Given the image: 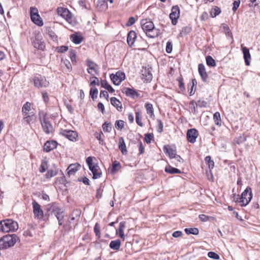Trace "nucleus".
Masks as SVG:
<instances>
[{"label":"nucleus","mask_w":260,"mask_h":260,"mask_svg":"<svg viewBox=\"0 0 260 260\" xmlns=\"http://www.w3.org/2000/svg\"><path fill=\"white\" fill-rule=\"evenodd\" d=\"M141 25L144 32L146 34V36L149 38H155L157 37L160 33V30L154 27L153 22L149 19L142 20Z\"/></svg>","instance_id":"obj_1"},{"label":"nucleus","mask_w":260,"mask_h":260,"mask_svg":"<svg viewBox=\"0 0 260 260\" xmlns=\"http://www.w3.org/2000/svg\"><path fill=\"white\" fill-rule=\"evenodd\" d=\"M18 229L17 222L12 219H8L0 221V231L3 232H14Z\"/></svg>","instance_id":"obj_2"},{"label":"nucleus","mask_w":260,"mask_h":260,"mask_svg":"<svg viewBox=\"0 0 260 260\" xmlns=\"http://www.w3.org/2000/svg\"><path fill=\"white\" fill-rule=\"evenodd\" d=\"M17 239L18 237L15 234L4 236L0 239V249H7L14 246Z\"/></svg>","instance_id":"obj_3"},{"label":"nucleus","mask_w":260,"mask_h":260,"mask_svg":"<svg viewBox=\"0 0 260 260\" xmlns=\"http://www.w3.org/2000/svg\"><path fill=\"white\" fill-rule=\"evenodd\" d=\"M252 198L251 189L247 187L242 193L240 198H235L234 200L241 203V206H246L250 202Z\"/></svg>","instance_id":"obj_4"},{"label":"nucleus","mask_w":260,"mask_h":260,"mask_svg":"<svg viewBox=\"0 0 260 260\" xmlns=\"http://www.w3.org/2000/svg\"><path fill=\"white\" fill-rule=\"evenodd\" d=\"M39 119L41 122L44 132L46 134H49L53 131V126L52 124L46 118V114L43 113H39Z\"/></svg>","instance_id":"obj_5"},{"label":"nucleus","mask_w":260,"mask_h":260,"mask_svg":"<svg viewBox=\"0 0 260 260\" xmlns=\"http://www.w3.org/2000/svg\"><path fill=\"white\" fill-rule=\"evenodd\" d=\"M34 86L38 88H46L49 86V82L46 77L40 74H37L33 78Z\"/></svg>","instance_id":"obj_6"},{"label":"nucleus","mask_w":260,"mask_h":260,"mask_svg":"<svg viewBox=\"0 0 260 260\" xmlns=\"http://www.w3.org/2000/svg\"><path fill=\"white\" fill-rule=\"evenodd\" d=\"M32 205L35 218L39 220H44V214L41 205L35 201L32 202Z\"/></svg>","instance_id":"obj_7"},{"label":"nucleus","mask_w":260,"mask_h":260,"mask_svg":"<svg viewBox=\"0 0 260 260\" xmlns=\"http://www.w3.org/2000/svg\"><path fill=\"white\" fill-rule=\"evenodd\" d=\"M59 134L71 141H76L78 140V134L74 131L61 128L59 130Z\"/></svg>","instance_id":"obj_8"},{"label":"nucleus","mask_w":260,"mask_h":260,"mask_svg":"<svg viewBox=\"0 0 260 260\" xmlns=\"http://www.w3.org/2000/svg\"><path fill=\"white\" fill-rule=\"evenodd\" d=\"M125 74L122 72H117L115 74H111L110 79L113 83L116 85H119L124 80Z\"/></svg>","instance_id":"obj_9"},{"label":"nucleus","mask_w":260,"mask_h":260,"mask_svg":"<svg viewBox=\"0 0 260 260\" xmlns=\"http://www.w3.org/2000/svg\"><path fill=\"white\" fill-rule=\"evenodd\" d=\"M180 15V9L178 6H174L172 8L171 13L170 14V18L172 20L173 25H176Z\"/></svg>","instance_id":"obj_10"},{"label":"nucleus","mask_w":260,"mask_h":260,"mask_svg":"<svg viewBox=\"0 0 260 260\" xmlns=\"http://www.w3.org/2000/svg\"><path fill=\"white\" fill-rule=\"evenodd\" d=\"M32 44L34 47L38 50H44L45 49V43L42 41V37L39 35H36L35 39L32 41Z\"/></svg>","instance_id":"obj_11"},{"label":"nucleus","mask_w":260,"mask_h":260,"mask_svg":"<svg viewBox=\"0 0 260 260\" xmlns=\"http://www.w3.org/2000/svg\"><path fill=\"white\" fill-rule=\"evenodd\" d=\"M151 68L145 67L141 71L142 78L147 82H150L152 79V74L151 73Z\"/></svg>","instance_id":"obj_12"},{"label":"nucleus","mask_w":260,"mask_h":260,"mask_svg":"<svg viewBox=\"0 0 260 260\" xmlns=\"http://www.w3.org/2000/svg\"><path fill=\"white\" fill-rule=\"evenodd\" d=\"M198 132L195 128H191L187 131V138L188 141L191 143H194L198 136Z\"/></svg>","instance_id":"obj_13"},{"label":"nucleus","mask_w":260,"mask_h":260,"mask_svg":"<svg viewBox=\"0 0 260 260\" xmlns=\"http://www.w3.org/2000/svg\"><path fill=\"white\" fill-rule=\"evenodd\" d=\"M57 145V143L55 141H47L44 146V150L46 152H49L52 150L56 148Z\"/></svg>","instance_id":"obj_14"},{"label":"nucleus","mask_w":260,"mask_h":260,"mask_svg":"<svg viewBox=\"0 0 260 260\" xmlns=\"http://www.w3.org/2000/svg\"><path fill=\"white\" fill-rule=\"evenodd\" d=\"M241 49L242 50L246 66L250 65V60L251 59V55L249 51V49L246 47H243V45H241Z\"/></svg>","instance_id":"obj_15"},{"label":"nucleus","mask_w":260,"mask_h":260,"mask_svg":"<svg viewBox=\"0 0 260 260\" xmlns=\"http://www.w3.org/2000/svg\"><path fill=\"white\" fill-rule=\"evenodd\" d=\"M198 71L202 80L205 82H206L208 79V75L205 66L202 63H200L198 66Z\"/></svg>","instance_id":"obj_16"},{"label":"nucleus","mask_w":260,"mask_h":260,"mask_svg":"<svg viewBox=\"0 0 260 260\" xmlns=\"http://www.w3.org/2000/svg\"><path fill=\"white\" fill-rule=\"evenodd\" d=\"M137 38V34L134 30H131L127 35V42L128 45L132 47L134 45Z\"/></svg>","instance_id":"obj_17"},{"label":"nucleus","mask_w":260,"mask_h":260,"mask_svg":"<svg viewBox=\"0 0 260 260\" xmlns=\"http://www.w3.org/2000/svg\"><path fill=\"white\" fill-rule=\"evenodd\" d=\"M80 167V165L78 163L71 164L67 169L68 175L69 176L74 175Z\"/></svg>","instance_id":"obj_18"},{"label":"nucleus","mask_w":260,"mask_h":260,"mask_svg":"<svg viewBox=\"0 0 260 260\" xmlns=\"http://www.w3.org/2000/svg\"><path fill=\"white\" fill-rule=\"evenodd\" d=\"M89 169L93 174V179H95L101 177L102 173L101 171H99V168L98 166H91Z\"/></svg>","instance_id":"obj_19"},{"label":"nucleus","mask_w":260,"mask_h":260,"mask_svg":"<svg viewBox=\"0 0 260 260\" xmlns=\"http://www.w3.org/2000/svg\"><path fill=\"white\" fill-rule=\"evenodd\" d=\"M125 228V221H122L120 222L119 225L118 230L116 231V233L117 234L118 232L119 233V236L123 239V240H124V237L125 235L124 234V230Z\"/></svg>","instance_id":"obj_20"},{"label":"nucleus","mask_w":260,"mask_h":260,"mask_svg":"<svg viewBox=\"0 0 260 260\" xmlns=\"http://www.w3.org/2000/svg\"><path fill=\"white\" fill-rule=\"evenodd\" d=\"M118 147L123 154H126L127 153V151L123 137H120L119 139Z\"/></svg>","instance_id":"obj_21"},{"label":"nucleus","mask_w":260,"mask_h":260,"mask_svg":"<svg viewBox=\"0 0 260 260\" xmlns=\"http://www.w3.org/2000/svg\"><path fill=\"white\" fill-rule=\"evenodd\" d=\"M111 104L116 108L119 111H121L122 107L121 103L115 97H112L110 99Z\"/></svg>","instance_id":"obj_22"},{"label":"nucleus","mask_w":260,"mask_h":260,"mask_svg":"<svg viewBox=\"0 0 260 260\" xmlns=\"http://www.w3.org/2000/svg\"><path fill=\"white\" fill-rule=\"evenodd\" d=\"M123 92H124L127 96L134 98L135 96H139V94L135 90L129 88H125Z\"/></svg>","instance_id":"obj_23"},{"label":"nucleus","mask_w":260,"mask_h":260,"mask_svg":"<svg viewBox=\"0 0 260 260\" xmlns=\"http://www.w3.org/2000/svg\"><path fill=\"white\" fill-rule=\"evenodd\" d=\"M120 246L121 241L119 239L111 241L109 244L110 247L111 249L115 250H118L120 249Z\"/></svg>","instance_id":"obj_24"},{"label":"nucleus","mask_w":260,"mask_h":260,"mask_svg":"<svg viewBox=\"0 0 260 260\" xmlns=\"http://www.w3.org/2000/svg\"><path fill=\"white\" fill-rule=\"evenodd\" d=\"M30 17L32 21L36 24L40 26H41L43 25V22L39 14H37L35 16H32Z\"/></svg>","instance_id":"obj_25"},{"label":"nucleus","mask_w":260,"mask_h":260,"mask_svg":"<svg viewBox=\"0 0 260 260\" xmlns=\"http://www.w3.org/2000/svg\"><path fill=\"white\" fill-rule=\"evenodd\" d=\"M165 171L167 173H170L171 174L181 173L180 170L175 168H173L170 166H168L166 167Z\"/></svg>","instance_id":"obj_26"},{"label":"nucleus","mask_w":260,"mask_h":260,"mask_svg":"<svg viewBox=\"0 0 260 260\" xmlns=\"http://www.w3.org/2000/svg\"><path fill=\"white\" fill-rule=\"evenodd\" d=\"M58 174V169L56 168L54 169H49L46 174V178L50 179Z\"/></svg>","instance_id":"obj_27"},{"label":"nucleus","mask_w":260,"mask_h":260,"mask_svg":"<svg viewBox=\"0 0 260 260\" xmlns=\"http://www.w3.org/2000/svg\"><path fill=\"white\" fill-rule=\"evenodd\" d=\"M101 85L102 87L105 88L109 92L113 93L114 92V89L112 88V87L109 85L106 80H103L101 81Z\"/></svg>","instance_id":"obj_28"},{"label":"nucleus","mask_w":260,"mask_h":260,"mask_svg":"<svg viewBox=\"0 0 260 260\" xmlns=\"http://www.w3.org/2000/svg\"><path fill=\"white\" fill-rule=\"evenodd\" d=\"M71 39L72 40V42L76 44H80L83 40V39L81 37L78 36L76 34H72L71 36Z\"/></svg>","instance_id":"obj_29"},{"label":"nucleus","mask_w":260,"mask_h":260,"mask_svg":"<svg viewBox=\"0 0 260 260\" xmlns=\"http://www.w3.org/2000/svg\"><path fill=\"white\" fill-rule=\"evenodd\" d=\"M185 232L187 235L192 234L194 235H197L199 233V231L198 228H186L184 230Z\"/></svg>","instance_id":"obj_30"},{"label":"nucleus","mask_w":260,"mask_h":260,"mask_svg":"<svg viewBox=\"0 0 260 260\" xmlns=\"http://www.w3.org/2000/svg\"><path fill=\"white\" fill-rule=\"evenodd\" d=\"M220 12V9L217 6H214L212 8L210 11V15L212 17L214 18L219 15Z\"/></svg>","instance_id":"obj_31"},{"label":"nucleus","mask_w":260,"mask_h":260,"mask_svg":"<svg viewBox=\"0 0 260 260\" xmlns=\"http://www.w3.org/2000/svg\"><path fill=\"white\" fill-rule=\"evenodd\" d=\"M165 148L166 149V153H167L171 158H175L177 155L176 150L170 147L167 148L166 146Z\"/></svg>","instance_id":"obj_32"},{"label":"nucleus","mask_w":260,"mask_h":260,"mask_svg":"<svg viewBox=\"0 0 260 260\" xmlns=\"http://www.w3.org/2000/svg\"><path fill=\"white\" fill-rule=\"evenodd\" d=\"M47 34L49 35L50 39L54 42L58 41V37L55 32H54L51 28H49L47 30Z\"/></svg>","instance_id":"obj_33"},{"label":"nucleus","mask_w":260,"mask_h":260,"mask_svg":"<svg viewBox=\"0 0 260 260\" xmlns=\"http://www.w3.org/2000/svg\"><path fill=\"white\" fill-rule=\"evenodd\" d=\"M58 221V224L61 225L63 224L64 219V211L59 213H56L54 215Z\"/></svg>","instance_id":"obj_34"},{"label":"nucleus","mask_w":260,"mask_h":260,"mask_svg":"<svg viewBox=\"0 0 260 260\" xmlns=\"http://www.w3.org/2000/svg\"><path fill=\"white\" fill-rule=\"evenodd\" d=\"M145 108L147 114H150L151 117L154 116L153 108L151 104L146 103L145 104Z\"/></svg>","instance_id":"obj_35"},{"label":"nucleus","mask_w":260,"mask_h":260,"mask_svg":"<svg viewBox=\"0 0 260 260\" xmlns=\"http://www.w3.org/2000/svg\"><path fill=\"white\" fill-rule=\"evenodd\" d=\"M48 168V162L46 159H43L41 161V165L39 168V171L41 173L45 172Z\"/></svg>","instance_id":"obj_36"},{"label":"nucleus","mask_w":260,"mask_h":260,"mask_svg":"<svg viewBox=\"0 0 260 260\" xmlns=\"http://www.w3.org/2000/svg\"><path fill=\"white\" fill-rule=\"evenodd\" d=\"M99 70L98 66L96 67H91L87 69V72L92 76H95V74H98Z\"/></svg>","instance_id":"obj_37"},{"label":"nucleus","mask_w":260,"mask_h":260,"mask_svg":"<svg viewBox=\"0 0 260 260\" xmlns=\"http://www.w3.org/2000/svg\"><path fill=\"white\" fill-rule=\"evenodd\" d=\"M213 120L215 123L217 125H221L220 114L219 112H216L213 115Z\"/></svg>","instance_id":"obj_38"},{"label":"nucleus","mask_w":260,"mask_h":260,"mask_svg":"<svg viewBox=\"0 0 260 260\" xmlns=\"http://www.w3.org/2000/svg\"><path fill=\"white\" fill-rule=\"evenodd\" d=\"M207 64L210 67H215L216 66L215 60L210 55L206 58Z\"/></svg>","instance_id":"obj_39"},{"label":"nucleus","mask_w":260,"mask_h":260,"mask_svg":"<svg viewBox=\"0 0 260 260\" xmlns=\"http://www.w3.org/2000/svg\"><path fill=\"white\" fill-rule=\"evenodd\" d=\"M102 127L103 129V131L105 132H108L109 133L111 132L112 129V124L110 122H108L107 121L104 123V124L102 125Z\"/></svg>","instance_id":"obj_40"},{"label":"nucleus","mask_w":260,"mask_h":260,"mask_svg":"<svg viewBox=\"0 0 260 260\" xmlns=\"http://www.w3.org/2000/svg\"><path fill=\"white\" fill-rule=\"evenodd\" d=\"M36 118V117L34 114H31L28 116L23 117V120L24 122H26L27 124H29L32 120H35Z\"/></svg>","instance_id":"obj_41"},{"label":"nucleus","mask_w":260,"mask_h":260,"mask_svg":"<svg viewBox=\"0 0 260 260\" xmlns=\"http://www.w3.org/2000/svg\"><path fill=\"white\" fill-rule=\"evenodd\" d=\"M98 94V90L95 87H91L90 90V95L92 99L94 100L97 98Z\"/></svg>","instance_id":"obj_42"},{"label":"nucleus","mask_w":260,"mask_h":260,"mask_svg":"<svg viewBox=\"0 0 260 260\" xmlns=\"http://www.w3.org/2000/svg\"><path fill=\"white\" fill-rule=\"evenodd\" d=\"M57 12L58 14L60 15L63 17H65L66 14H69V10L67 9L61 7L57 9Z\"/></svg>","instance_id":"obj_43"},{"label":"nucleus","mask_w":260,"mask_h":260,"mask_svg":"<svg viewBox=\"0 0 260 260\" xmlns=\"http://www.w3.org/2000/svg\"><path fill=\"white\" fill-rule=\"evenodd\" d=\"M222 26L225 35L228 36H230L231 38H233L232 33L231 32L229 27L225 24H222Z\"/></svg>","instance_id":"obj_44"},{"label":"nucleus","mask_w":260,"mask_h":260,"mask_svg":"<svg viewBox=\"0 0 260 260\" xmlns=\"http://www.w3.org/2000/svg\"><path fill=\"white\" fill-rule=\"evenodd\" d=\"M154 139L153 134L152 133H147L145 135V141L149 144L151 141Z\"/></svg>","instance_id":"obj_45"},{"label":"nucleus","mask_w":260,"mask_h":260,"mask_svg":"<svg viewBox=\"0 0 260 260\" xmlns=\"http://www.w3.org/2000/svg\"><path fill=\"white\" fill-rule=\"evenodd\" d=\"M142 117L140 116V114L139 112H137L136 113V121L138 125L142 127L143 126V124L141 121Z\"/></svg>","instance_id":"obj_46"},{"label":"nucleus","mask_w":260,"mask_h":260,"mask_svg":"<svg viewBox=\"0 0 260 260\" xmlns=\"http://www.w3.org/2000/svg\"><path fill=\"white\" fill-rule=\"evenodd\" d=\"M246 141V139L243 136H240L235 139L234 141L237 144H240Z\"/></svg>","instance_id":"obj_47"},{"label":"nucleus","mask_w":260,"mask_h":260,"mask_svg":"<svg viewBox=\"0 0 260 260\" xmlns=\"http://www.w3.org/2000/svg\"><path fill=\"white\" fill-rule=\"evenodd\" d=\"M124 122L121 120H116L115 123V127L118 129H121L124 127Z\"/></svg>","instance_id":"obj_48"},{"label":"nucleus","mask_w":260,"mask_h":260,"mask_svg":"<svg viewBox=\"0 0 260 260\" xmlns=\"http://www.w3.org/2000/svg\"><path fill=\"white\" fill-rule=\"evenodd\" d=\"M120 168V164L117 161H115L112 165V171L116 172L118 171Z\"/></svg>","instance_id":"obj_49"},{"label":"nucleus","mask_w":260,"mask_h":260,"mask_svg":"<svg viewBox=\"0 0 260 260\" xmlns=\"http://www.w3.org/2000/svg\"><path fill=\"white\" fill-rule=\"evenodd\" d=\"M94 232L96 235V236L98 237V238H100V226L99 223H96L94 227Z\"/></svg>","instance_id":"obj_50"},{"label":"nucleus","mask_w":260,"mask_h":260,"mask_svg":"<svg viewBox=\"0 0 260 260\" xmlns=\"http://www.w3.org/2000/svg\"><path fill=\"white\" fill-rule=\"evenodd\" d=\"M191 28L190 27L185 26L182 28L181 31L180 32V34L182 36L186 35L189 34L191 31Z\"/></svg>","instance_id":"obj_51"},{"label":"nucleus","mask_w":260,"mask_h":260,"mask_svg":"<svg viewBox=\"0 0 260 260\" xmlns=\"http://www.w3.org/2000/svg\"><path fill=\"white\" fill-rule=\"evenodd\" d=\"M205 161L208 162L209 168H213L214 165V161L211 160L210 156H207L205 157Z\"/></svg>","instance_id":"obj_52"},{"label":"nucleus","mask_w":260,"mask_h":260,"mask_svg":"<svg viewBox=\"0 0 260 260\" xmlns=\"http://www.w3.org/2000/svg\"><path fill=\"white\" fill-rule=\"evenodd\" d=\"M208 256L209 257L214 259H219L220 258L219 255H218L216 253L212 251L209 252L208 253Z\"/></svg>","instance_id":"obj_53"},{"label":"nucleus","mask_w":260,"mask_h":260,"mask_svg":"<svg viewBox=\"0 0 260 260\" xmlns=\"http://www.w3.org/2000/svg\"><path fill=\"white\" fill-rule=\"evenodd\" d=\"M173 44L171 41H168L167 43L166 50L168 53H170L172 51Z\"/></svg>","instance_id":"obj_54"},{"label":"nucleus","mask_w":260,"mask_h":260,"mask_svg":"<svg viewBox=\"0 0 260 260\" xmlns=\"http://www.w3.org/2000/svg\"><path fill=\"white\" fill-rule=\"evenodd\" d=\"M30 110H31V104L28 102H26L23 105V106L22 108V111L29 112Z\"/></svg>","instance_id":"obj_55"},{"label":"nucleus","mask_w":260,"mask_h":260,"mask_svg":"<svg viewBox=\"0 0 260 260\" xmlns=\"http://www.w3.org/2000/svg\"><path fill=\"white\" fill-rule=\"evenodd\" d=\"M207 104V102L205 101L200 100L196 102V105L199 107H206Z\"/></svg>","instance_id":"obj_56"},{"label":"nucleus","mask_w":260,"mask_h":260,"mask_svg":"<svg viewBox=\"0 0 260 260\" xmlns=\"http://www.w3.org/2000/svg\"><path fill=\"white\" fill-rule=\"evenodd\" d=\"M69 55L72 62L76 61V53L75 50H71L69 51Z\"/></svg>","instance_id":"obj_57"},{"label":"nucleus","mask_w":260,"mask_h":260,"mask_svg":"<svg viewBox=\"0 0 260 260\" xmlns=\"http://www.w3.org/2000/svg\"><path fill=\"white\" fill-rule=\"evenodd\" d=\"M196 102L194 101H192L190 102V108L191 109V111L193 113H196L197 112V110L196 107Z\"/></svg>","instance_id":"obj_58"},{"label":"nucleus","mask_w":260,"mask_h":260,"mask_svg":"<svg viewBox=\"0 0 260 260\" xmlns=\"http://www.w3.org/2000/svg\"><path fill=\"white\" fill-rule=\"evenodd\" d=\"M157 123L158 124L157 132L161 133L163 131L164 125L161 120L157 119Z\"/></svg>","instance_id":"obj_59"},{"label":"nucleus","mask_w":260,"mask_h":260,"mask_svg":"<svg viewBox=\"0 0 260 260\" xmlns=\"http://www.w3.org/2000/svg\"><path fill=\"white\" fill-rule=\"evenodd\" d=\"M136 21V19L133 17H131L129 18L127 22L126 23V25L127 26H132L133 25Z\"/></svg>","instance_id":"obj_60"},{"label":"nucleus","mask_w":260,"mask_h":260,"mask_svg":"<svg viewBox=\"0 0 260 260\" xmlns=\"http://www.w3.org/2000/svg\"><path fill=\"white\" fill-rule=\"evenodd\" d=\"M37 14H39L38 9L35 7H31L30 9V17L32 16H35Z\"/></svg>","instance_id":"obj_61"},{"label":"nucleus","mask_w":260,"mask_h":260,"mask_svg":"<svg viewBox=\"0 0 260 260\" xmlns=\"http://www.w3.org/2000/svg\"><path fill=\"white\" fill-rule=\"evenodd\" d=\"M240 4V1L239 0L238 1H235L233 3V11L234 12H235L239 7Z\"/></svg>","instance_id":"obj_62"},{"label":"nucleus","mask_w":260,"mask_h":260,"mask_svg":"<svg viewBox=\"0 0 260 260\" xmlns=\"http://www.w3.org/2000/svg\"><path fill=\"white\" fill-rule=\"evenodd\" d=\"M68 50V47L66 46H61L57 48V51L60 53H63Z\"/></svg>","instance_id":"obj_63"},{"label":"nucleus","mask_w":260,"mask_h":260,"mask_svg":"<svg viewBox=\"0 0 260 260\" xmlns=\"http://www.w3.org/2000/svg\"><path fill=\"white\" fill-rule=\"evenodd\" d=\"M100 96V98H102V97L105 98L108 100V98L109 97V94L107 91L101 90Z\"/></svg>","instance_id":"obj_64"}]
</instances>
